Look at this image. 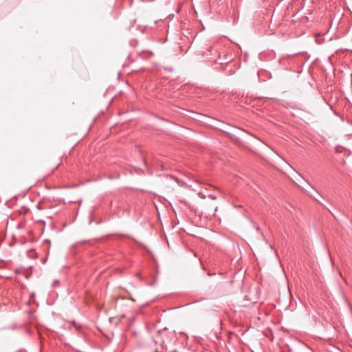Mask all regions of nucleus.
<instances>
[{
    "mask_svg": "<svg viewBox=\"0 0 352 352\" xmlns=\"http://www.w3.org/2000/svg\"><path fill=\"white\" fill-rule=\"evenodd\" d=\"M300 187L303 189L309 196L314 197L318 202L319 201L314 197L313 192H316V190L309 184H306V186H300Z\"/></svg>",
    "mask_w": 352,
    "mask_h": 352,
    "instance_id": "f257e3e1",
    "label": "nucleus"
},
{
    "mask_svg": "<svg viewBox=\"0 0 352 352\" xmlns=\"http://www.w3.org/2000/svg\"><path fill=\"white\" fill-rule=\"evenodd\" d=\"M208 51H210V52L214 51V54L213 53L210 54V55H212L214 56H216V54H217V49L215 47V46L210 47V49H208Z\"/></svg>",
    "mask_w": 352,
    "mask_h": 352,
    "instance_id": "f03ea898",
    "label": "nucleus"
},
{
    "mask_svg": "<svg viewBox=\"0 0 352 352\" xmlns=\"http://www.w3.org/2000/svg\"><path fill=\"white\" fill-rule=\"evenodd\" d=\"M59 283H59V280H55L53 282L52 285H53V287H57V286H58V285H59Z\"/></svg>",
    "mask_w": 352,
    "mask_h": 352,
    "instance_id": "7ed1b4c3",
    "label": "nucleus"
},
{
    "mask_svg": "<svg viewBox=\"0 0 352 352\" xmlns=\"http://www.w3.org/2000/svg\"><path fill=\"white\" fill-rule=\"evenodd\" d=\"M208 197L213 200H215L217 199V197L213 195H209Z\"/></svg>",
    "mask_w": 352,
    "mask_h": 352,
    "instance_id": "20e7f679",
    "label": "nucleus"
}]
</instances>
